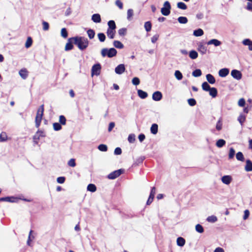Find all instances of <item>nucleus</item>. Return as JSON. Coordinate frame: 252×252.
I'll use <instances>...</instances> for the list:
<instances>
[{
  "label": "nucleus",
  "mask_w": 252,
  "mask_h": 252,
  "mask_svg": "<svg viewBox=\"0 0 252 252\" xmlns=\"http://www.w3.org/2000/svg\"><path fill=\"white\" fill-rule=\"evenodd\" d=\"M206 220L207 221H208L209 222L214 223L218 220V219L216 216L212 215V216H209L207 218Z\"/></svg>",
  "instance_id": "29"
},
{
  "label": "nucleus",
  "mask_w": 252,
  "mask_h": 252,
  "mask_svg": "<svg viewBox=\"0 0 252 252\" xmlns=\"http://www.w3.org/2000/svg\"><path fill=\"white\" fill-rule=\"evenodd\" d=\"M122 153V150L120 148L117 147L115 149L114 154L116 155H121Z\"/></svg>",
  "instance_id": "64"
},
{
  "label": "nucleus",
  "mask_w": 252,
  "mask_h": 252,
  "mask_svg": "<svg viewBox=\"0 0 252 252\" xmlns=\"http://www.w3.org/2000/svg\"><path fill=\"white\" fill-rule=\"evenodd\" d=\"M92 20L96 23H99L101 22V17L99 14H94L92 16Z\"/></svg>",
  "instance_id": "14"
},
{
  "label": "nucleus",
  "mask_w": 252,
  "mask_h": 252,
  "mask_svg": "<svg viewBox=\"0 0 252 252\" xmlns=\"http://www.w3.org/2000/svg\"><path fill=\"white\" fill-rule=\"evenodd\" d=\"M53 128L55 130L58 131L62 129V126L60 124L55 123L53 124Z\"/></svg>",
  "instance_id": "50"
},
{
  "label": "nucleus",
  "mask_w": 252,
  "mask_h": 252,
  "mask_svg": "<svg viewBox=\"0 0 252 252\" xmlns=\"http://www.w3.org/2000/svg\"><path fill=\"white\" fill-rule=\"evenodd\" d=\"M206 79L208 82L211 84H214L216 82L215 78L211 74H208L206 75Z\"/></svg>",
  "instance_id": "19"
},
{
  "label": "nucleus",
  "mask_w": 252,
  "mask_h": 252,
  "mask_svg": "<svg viewBox=\"0 0 252 252\" xmlns=\"http://www.w3.org/2000/svg\"><path fill=\"white\" fill-rule=\"evenodd\" d=\"M178 22L181 24H186L188 20L187 17L181 16L178 18Z\"/></svg>",
  "instance_id": "41"
},
{
  "label": "nucleus",
  "mask_w": 252,
  "mask_h": 252,
  "mask_svg": "<svg viewBox=\"0 0 252 252\" xmlns=\"http://www.w3.org/2000/svg\"><path fill=\"white\" fill-rule=\"evenodd\" d=\"M68 165L69 166H71V167H75V165H76V163H75V159H73V158H71L70 159L68 162Z\"/></svg>",
  "instance_id": "56"
},
{
  "label": "nucleus",
  "mask_w": 252,
  "mask_h": 252,
  "mask_svg": "<svg viewBox=\"0 0 252 252\" xmlns=\"http://www.w3.org/2000/svg\"><path fill=\"white\" fill-rule=\"evenodd\" d=\"M250 215V212L248 210H246L244 211V215L243 216V219L244 220H247Z\"/></svg>",
  "instance_id": "62"
},
{
  "label": "nucleus",
  "mask_w": 252,
  "mask_h": 252,
  "mask_svg": "<svg viewBox=\"0 0 252 252\" xmlns=\"http://www.w3.org/2000/svg\"><path fill=\"white\" fill-rule=\"evenodd\" d=\"M245 170L247 172H250L252 171V162L250 159H247L246 161Z\"/></svg>",
  "instance_id": "13"
},
{
  "label": "nucleus",
  "mask_w": 252,
  "mask_h": 252,
  "mask_svg": "<svg viewBox=\"0 0 252 252\" xmlns=\"http://www.w3.org/2000/svg\"><path fill=\"white\" fill-rule=\"evenodd\" d=\"M186 241L184 238L180 237L177 239V244L180 247H183L185 244Z\"/></svg>",
  "instance_id": "22"
},
{
  "label": "nucleus",
  "mask_w": 252,
  "mask_h": 252,
  "mask_svg": "<svg viewBox=\"0 0 252 252\" xmlns=\"http://www.w3.org/2000/svg\"><path fill=\"white\" fill-rule=\"evenodd\" d=\"M171 5L169 1H166L163 4V7L161 9V13L164 16H168L170 13Z\"/></svg>",
  "instance_id": "4"
},
{
  "label": "nucleus",
  "mask_w": 252,
  "mask_h": 252,
  "mask_svg": "<svg viewBox=\"0 0 252 252\" xmlns=\"http://www.w3.org/2000/svg\"><path fill=\"white\" fill-rule=\"evenodd\" d=\"M221 44V42L216 39H212L207 42L208 45H214L216 47L220 45Z\"/></svg>",
  "instance_id": "15"
},
{
  "label": "nucleus",
  "mask_w": 252,
  "mask_h": 252,
  "mask_svg": "<svg viewBox=\"0 0 252 252\" xmlns=\"http://www.w3.org/2000/svg\"><path fill=\"white\" fill-rule=\"evenodd\" d=\"M45 134L44 133V132L43 131L38 130L36 132L35 135L33 136V141L35 144H37L38 143V140H39L40 138L45 137Z\"/></svg>",
  "instance_id": "7"
},
{
  "label": "nucleus",
  "mask_w": 252,
  "mask_h": 252,
  "mask_svg": "<svg viewBox=\"0 0 252 252\" xmlns=\"http://www.w3.org/2000/svg\"><path fill=\"white\" fill-rule=\"evenodd\" d=\"M245 104V100L244 98H241L239 99V101H238V105L239 106H241V107H243L244 106Z\"/></svg>",
  "instance_id": "63"
},
{
  "label": "nucleus",
  "mask_w": 252,
  "mask_h": 252,
  "mask_svg": "<svg viewBox=\"0 0 252 252\" xmlns=\"http://www.w3.org/2000/svg\"><path fill=\"white\" fill-rule=\"evenodd\" d=\"M97 36L100 42H104L105 41L106 36L103 33H98Z\"/></svg>",
  "instance_id": "49"
},
{
  "label": "nucleus",
  "mask_w": 252,
  "mask_h": 252,
  "mask_svg": "<svg viewBox=\"0 0 252 252\" xmlns=\"http://www.w3.org/2000/svg\"><path fill=\"white\" fill-rule=\"evenodd\" d=\"M73 40V43L82 51L85 50L89 46V41L84 36H75L69 38V40Z\"/></svg>",
  "instance_id": "1"
},
{
  "label": "nucleus",
  "mask_w": 252,
  "mask_h": 252,
  "mask_svg": "<svg viewBox=\"0 0 252 252\" xmlns=\"http://www.w3.org/2000/svg\"><path fill=\"white\" fill-rule=\"evenodd\" d=\"M108 28L109 29L115 30L116 26L115 22L113 20H110L108 22Z\"/></svg>",
  "instance_id": "32"
},
{
  "label": "nucleus",
  "mask_w": 252,
  "mask_h": 252,
  "mask_svg": "<svg viewBox=\"0 0 252 252\" xmlns=\"http://www.w3.org/2000/svg\"><path fill=\"white\" fill-rule=\"evenodd\" d=\"M162 97V94L160 92L157 91L153 93L152 95V98L155 101H159L161 99Z\"/></svg>",
  "instance_id": "10"
},
{
  "label": "nucleus",
  "mask_w": 252,
  "mask_h": 252,
  "mask_svg": "<svg viewBox=\"0 0 252 252\" xmlns=\"http://www.w3.org/2000/svg\"><path fill=\"white\" fill-rule=\"evenodd\" d=\"M135 140V136L134 134H130L128 135V141L130 143H133Z\"/></svg>",
  "instance_id": "51"
},
{
  "label": "nucleus",
  "mask_w": 252,
  "mask_h": 252,
  "mask_svg": "<svg viewBox=\"0 0 252 252\" xmlns=\"http://www.w3.org/2000/svg\"><path fill=\"white\" fill-rule=\"evenodd\" d=\"M117 50L114 48H111L109 49L107 48H103L102 49L101 54L102 57H104L106 56L109 58H112L115 56L117 54Z\"/></svg>",
  "instance_id": "3"
},
{
  "label": "nucleus",
  "mask_w": 252,
  "mask_h": 252,
  "mask_svg": "<svg viewBox=\"0 0 252 252\" xmlns=\"http://www.w3.org/2000/svg\"><path fill=\"white\" fill-rule=\"evenodd\" d=\"M87 190L92 192H94L96 190V187L95 185L90 184L87 186Z\"/></svg>",
  "instance_id": "24"
},
{
  "label": "nucleus",
  "mask_w": 252,
  "mask_h": 252,
  "mask_svg": "<svg viewBox=\"0 0 252 252\" xmlns=\"http://www.w3.org/2000/svg\"><path fill=\"white\" fill-rule=\"evenodd\" d=\"M126 28H121L119 30L118 33L120 36H125L126 34Z\"/></svg>",
  "instance_id": "46"
},
{
  "label": "nucleus",
  "mask_w": 252,
  "mask_h": 252,
  "mask_svg": "<svg viewBox=\"0 0 252 252\" xmlns=\"http://www.w3.org/2000/svg\"><path fill=\"white\" fill-rule=\"evenodd\" d=\"M132 83L134 85H138L140 83V80L137 77H134L132 80Z\"/></svg>",
  "instance_id": "55"
},
{
  "label": "nucleus",
  "mask_w": 252,
  "mask_h": 252,
  "mask_svg": "<svg viewBox=\"0 0 252 252\" xmlns=\"http://www.w3.org/2000/svg\"><path fill=\"white\" fill-rule=\"evenodd\" d=\"M113 45L117 48L122 49L124 48V45L119 41L115 40L113 42Z\"/></svg>",
  "instance_id": "31"
},
{
  "label": "nucleus",
  "mask_w": 252,
  "mask_h": 252,
  "mask_svg": "<svg viewBox=\"0 0 252 252\" xmlns=\"http://www.w3.org/2000/svg\"><path fill=\"white\" fill-rule=\"evenodd\" d=\"M87 34L90 39H93L95 35V32L93 30L89 29L87 31Z\"/></svg>",
  "instance_id": "37"
},
{
  "label": "nucleus",
  "mask_w": 252,
  "mask_h": 252,
  "mask_svg": "<svg viewBox=\"0 0 252 252\" xmlns=\"http://www.w3.org/2000/svg\"><path fill=\"white\" fill-rule=\"evenodd\" d=\"M14 198L13 197H2V198H0V201H7V202H13L15 201L14 200Z\"/></svg>",
  "instance_id": "39"
},
{
  "label": "nucleus",
  "mask_w": 252,
  "mask_h": 252,
  "mask_svg": "<svg viewBox=\"0 0 252 252\" xmlns=\"http://www.w3.org/2000/svg\"><path fill=\"white\" fill-rule=\"evenodd\" d=\"M226 142L224 140L220 139H219L216 142V146L218 148H221L225 145Z\"/></svg>",
  "instance_id": "25"
},
{
  "label": "nucleus",
  "mask_w": 252,
  "mask_h": 252,
  "mask_svg": "<svg viewBox=\"0 0 252 252\" xmlns=\"http://www.w3.org/2000/svg\"><path fill=\"white\" fill-rule=\"evenodd\" d=\"M204 34V32L201 29H198L193 31V35L195 36H200Z\"/></svg>",
  "instance_id": "27"
},
{
  "label": "nucleus",
  "mask_w": 252,
  "mask_h": 252,
  "mask_svg": "<svg viewBox=\"0 0 252 252\" xmlns=\"http://www.w3.org/2000/svg\"><path fill=\"white\" fill-rule=\"evenodd\" d=\"M32 38L31 37H28L26 42L25 43V47L27 48L30 47L32 44Z\"/></svg>",
  "instance_id": "44"
},
{
  "label": "nucleus",
  "mask_w": 252,
  "mask_h": 252,
  "mask_svg": "<svg viewBox=\"0 0 252 252\" xmlns=\"http://www.w3.org/2000/svg\"><path fill=\"white\" fill-rule=\"evenodd\" d=\"M59 122L60 124L64 125L66 124V119L63 115H61L59 117Z\"/></svg>",
  "instance_id": "53"
},
{
  "label": "nucleus",
  "mask_w": 252,
  "mask_h": 252,
  "mask_svg": "<svg viewBox=\"0 0 252 252\" xmlns=\"http://www.w3.org/2000/svg\"><path fill=\"white\" fill-rule=\"evenodd\" d=\"M42 25H43V29L44 31H47L49 30V25L47 22H46L45 21H43L42 23Z\"/></svg>",
  "instance_id": "58"
},
{
  "label": "nucleus",
  "mask_w": 252,
  "mask_h": 252,
  "mask_svg": "<svg viewBox=\"0 0 252 252\" xmlns=\"http://www.w3.org/2000/svg\"><path fill=\"white\" fill-rule=\"evenodd\" d=\"M189 57L191 59H195L197 58L198 57V53L196 51H195V50H191L189 52Z\"/></svg>",
  "instance_id": "30"
},
{
  "label": "nucleus",
  "mask_w": 252,
  "mask_h": 252,
  "mask_svg": "<svg viewBox=\"0 0 252 252\" xmlns=\"http://www.w3.org/2000/svg\"><path fill=\"white\" fill-rule=\"evenodd\" d=\"M20 76L24 79L27 78L28 76V71L26 69H22L19 72Z\"/></svg>",
  "instance_id": "17"
},
{
  "label": "nucleus",
  "mask_w": 252,
  "mask_h": 252,
  "mask_svg": "<svg viewBox=\"0 0 252 252\" xmlns=\"http://www.w3.org/2000/svg\"><path fill=\"white\" fill-rule=\"evenodd\" d=\"M176 78L178 80H181L183 78V75L179 70H176L174 73Z\"/></svg>",
  "instance_id": "36"
},
{
  "label": "nucleus",
  "mask_w": 252,
  "mask_h": 252,
  "mask_svg": "<svg viewBox=\"0 0 252 252\" xmlns=\"http://www.w3.org/2000/svg\"><path fill=\"white\" fill-rule=\"evenodd\" d=\"M232 181V178L230 176L225 175L222 177L221 181L223 184L229 185Z\"/></svg>",
  "instance_id": "12"
},
{
  "label": "nucleus",
  "mask_w": 252,
  "mask_h": 252,
  "mask_svg": "<svg viewBox=\"0 0 252 252\" xmlns=\"http://www.w3.org/2000/svg\"><path fill=\"white\" fill-rule=\"evenodd\" d=\"M188 102L189 104L191 106H194L196 103V100L194 98H189L188 100Z\"/></svg>",
  "instance_id": "54"
},
{
  "label": "nucleus",
  "mask_w": 252,
  "mask_h": 252,
  "mask_svg": "<svg viewBox=\"0 0 252 252\" xmlns=\"http://www.w3.org/2000/svg\"><path fill=\"white\" fill-rule=\"evenodd\" d=\"M65 178L64 177H58L57 179V181L59 184H63L65 181Z\"/></svg>",
  "instance_id": "61"
},
{
  "label": "nucleus",
  "mask_w": 252,
  "mask_h": 252,
  "mask_svg": "<svg viewBox=\"0 0 252 252\" xmlns=\"http://www.w3.org/2000/svg\"><path fill=\"white\" fill-rule=\"evenodd\" d=\"M133 15V10L131 9H129L127 12V19L128 20H131V18Z\"/></svg>",
  "instance_id": "48"
},
{
  "label": "nucleus",
  "mask_w": 252,
  "mask_h": 252,
  "mask_svg": "<svg viewBox=\"0 0 252 252\" xmlns=\"http://www.w3.org/2000/svg\"><path fill=\"white\" fill-rule=\"evenodd\" d=\"M177 6L178 8H180V9H181L183 10H185L187 8V6L186 5V4L183 2H178L177 4Z\"/></svg>",
  "instance_id": "38"
},
{
  "label": "nucleus",
  "mask_w": 252,
  "mask_h": 252,
  "mask_svg": "<svg viewBox=\"0 0 252 252\" xmlns=\"http://www.w3.org/2000/svg\"><path fill=\"white\" fill-rule=\"evenodd\" d=\"M198 50L201 54H204L206 53L207 48L203 45L200 44L198 45Z\"/></svg>",
  "instance_id": "28"
},
{
  "label": "nucleus",
  "mask_w": 252,
  "mask_h": 252,
  "mask_svg": "<svg viewBox=\"0 0 252 252\" xmlns=\"http://www.w3.org/2000/svg\"><path fill=\"white\" fill-rule=\"evenodd\" d=\"M222 128V123H221V120H219L217 123V125H216V129L218 130H221Z\"/></svg>",
  "instance_id": "57"
},
{
  "label": "nucleus",
  "mask_w": 252,
  "mask_h": 252,
  "mask_svg": "<svg viewBox=\"0 0 252 252\" xmlns=\"http://www.w3.org/2000/svg\"><path fill=\"white\" fill-rule=\"evenodd\" d=\"M115 4L121 9H123V2H121L119 0H117L115 1Z\"/></svg>",
  "instance_id": "59"
},
{
  "label": "nucleus",
  "mask_w": 252,
  "mask_h": 252,
  "mask_svg": "<svg viewBox=\"0 0 252 252\" xmlns=\"http://www.w3.org/2000/svg\"><path fill=\"white\" fill-rule=\"evenodd\" d=\"M229 72V70L228 68H224L220 69L219 71V75L221 77H226Z\"/></svg>",
  "instance_id": "11"
},
{
  "label": "nucleus",
  "mask_w": 252,
  "mask_h": 252,
  "mask_svg": "<svg viewBox=\"0 0 252 252\" xmlns=\"http://www.w3.org/2000/svg\"><path fill=\"white\" fill-rule=\"evenodd\" d=\"M98 149L102 152H106L107 151V146L104 144H100L98 146Z\"/></svg>",
  "instance_id": "47"
},
{
  "label": "nucleus",
  "mask_w": 252,
  "mask_h": 252,
  "mask_svg": "<svg viewBox=\"0 0 252 252\" xmlns=\"http://www.w3.org/2000/svg\"><path fill=\"white\" fill-rule=\"evenodd\" d=\"M231 75L234 78L237 80H240L242 76L241 72L236 69L232 70L231 72Z\"/></svg>",
  "instance_id": "8"
},
{
  "label": "nucleus",
  "mask_w": 252,
  "mask_h": 252,
  "mask_svg": "<svg viewBox=\"0 0 252 252\" xmlns=\"http://www.w3.org/2000/svg\"><path fill=\"white\" fill-rule=\"evenodd\" d=\"M44 112V105H41L38 108L36 116L35 117V126L37 128H38L40 126L41 121L42 120V116L43 115Z\"/></svg>",
  "instance_id": "2"
},
{
  "label": "nucleus",
  "mask_w": 252,
  "mask_h": 252,
  "mask_svg": "<svg viewBox=\"0 0 252 252\" xmlns=\"http://www.w3.org/2000/svg\"><path fill=\"white\" fill-rule=\"evenodd\" d=\"M151 132L153 134H156L158 132V125L153 124L150 128Z\"/></svg>",
  "instance_id": "20"
},
{
  "label": "nucleus",
  "mask_w": 252,
  "mask_h": 252,
  "mask_svg": "<svg viewBox=\"0 0 252 252\" xmlns=\"http://www.w3.org/2000/svg\"><path fill=\"white\" fill-rule=\"evenodd\" d=\"M137 93L138 96L142 99L146 98L148 96L147 93L141 90H138L137 91Z\"/></svg>",
  "instance_id": "23"
},
{
  "label": "nucleus",
  "mask_w": 252,
  "mask_h": 252,
  "mask_svg": "<svg viewBox=\"0 0 252 252\" xmlns=\"http://www.w3.org/2000/svg\"><path fill=\"white\" fill-rule=\"evenodd\" d=\"M202 89L205 91H208L211 87L208 83L206 82H203L202 84Z\"/></svg>",
  "instance_id": "42"
},
{
  "label": "nucleus",
  "mask_w": 252,
  "mask_h": 252,
  "mask_svg": "<svg viewBox=\"0 0 252 252\" xmlns=\"http://www.w3.org/2000/svg\"><path fill=\"white\" fill-rule=\"evenodd\" d=\"M235 151L233 148H230L229 149V152L228 154V158L229 159H232L235 155Z\"/></svg>",
  "instance_id": "43"
},
{
  "label": "nucleus",
  "mask_w": 252,
  "mask_h": 252,
  "mask_svg": "<svg viewBox=\"0 0 252 252\" xmlns=\"http://www.w3.org/2000/svg\"><path fill=\"white\" fill-rule=\"evenodd\" d=\"M115 30L109 29H108L107 30V35L110 38L113 39L114 38V36L115 34Z\"/></svg>",
  "instance_id": "18"
},
{
  "label": "nucleus",
  "mask_w": 252,
  "mask_h": 252,
  "mask_svg": "<svg viewBox=\"0 0 252 252\" xmlns=\"http://www.w3.org/2000/svg\"><path fill=\"white\" fill-rule=\"evenodd\" d=\"M125 65L124 64H120L116 67L115 71L117 74H122L125 71Z\"/></svg>",
  "instance_id": "9"
},
{
  "label": "nucleus",
  "mask_w": 252,
  "mask_h": 252,
  "mask_svg": "<svg viewBox=\"0 0 252 252\" xmlns=\"http://www.w3.org/2000/svg\"><path fill=\"white\" fill-rule=\"evenodd\" d=\"M144 28L145 30L149 32L151 30L152 28V24L150 21H148L145 23L144 24Z\"/></svg>",
  "instance_id": "34"
},
{
  "label": "nucleus",
  "mask_w": 252,
  "mask_h": 252,
  "mask_svg": "<svg viewBox=\"0 0 252 252\" xmlns=\"http://www.w3.org/2000/svg\"><path fill=\"white\" fill-rule=\"evenodd\" d=\"M242 43L246 46H249V49L252 51V41L250 39H245L243 40Z\"/></svg>",
  "instance_id": "16"
},
{
  "label": "nucleus",
  "mask_w": 252,
  "mask_h": 252,
  "mask_svg": "<svg viewBox=\"0 0 252 252\" xmlns=\"http://www.w3.org/2000/svg\"><path fill=\"white\" fill-rule=\"evenodd\" d=\"M7 139V135L5 133L2 132L0 134V142L5 141Z\"/></svg>",
  "instance_id": "52"
},
{
  "label": "nucleus",
  "mask_w": 252,
  "mask_h": 252,
  "mask_svg": "<svg viewBox=\"0 0 252 252\" xmlns=\"http://www.w3.org/2000/svg\"><path fill=\"white\" fill-rule=\"evenodd\" d=\"M72 42H73V40H69V39H68V42L66 43L65 46V51H69L73 49V46L72 44Z\"/></svg>",
  "instance_id": "21"
},
{
  "label": "nucleus",
  "mask_w": 252,
  "mask_h": 252,
  "mask_svg": "<svg viewBox=\"0 0 252 252\" xmlns=\"http://www.w3.org/2000/svg\"><path fill=\"white\" fill-rule=\"evenodd\" d=\"M195 230L200 233H202L204 232V228L201 225L197 224L195 225Z\"/></svg>",
  "instance_id": "40"
},
{
  "label": "nucleus",
  "mask_w": 252,
  "mask_h": 252,
  "mask_svg": "<svg viewBox=\"0 0 252 252\" xmlns=\"http://www.w3.org/2000/svg\"><path fill=\"white\" fill-rule=\"evenodd\" d=\"M209 92V94L213 97H215L217 95V90L215 88H211L208 91Z\"/></svg>",
  "instance_id": "26"
},
{
  "label": "nucleus",
  "mask_w": 252,
  "mask_h": 252,
  "mask_svg": "<svg viewBox=\"0 0 252 252\" xmlns=\"http://www.w3.org/2000/svg\"><path fill=\"white\" fill-rule=\"evenodd\" d=\"M61 33V36L64 38H66L68 36V33H67V30L64 28L62 29Z\"/></svg>",
  "instance_id": "45"
},
{
  "label": "nucleus",
  "mask_w": 252,
  "mask_h": 252,
  "mask_svg": "<svg viewBox=\"0 0 252 252\" xmlns=\"http://www.w3.org/2000/svg\"><path fill=\"white\" fill-rule=\"evenodd\" d=\"M124 172V170L120 169L117 170H115L108 175V178L109 179H115L116 178L120 176Z\"/></svg>",
  "instance_id": "6"
},
{
  "label": "nucleus",
  "mask_w": 252,
  "mask_h": 252,
  "mask_svg": "<svg viewBox=\"0 0 252 252\" xmlns=\"http://www.w3.org/2000/svg\"><path fill=\"white\" fill-rule=\"evenodd\" d=\"M202 72L200 69H196L195 70H194L192 73V75L195 77H199L201 75Z\"/></svg>",
  "instance_id": "35"
},
{
  "label": "nucleus",
  "mask_w": 252,
  "mask_h": 252,
  "mask_svg": "<svg viewBox=\"0 0 252 252\" xmlns=\"http://www.w3.org/2000/svg\"><path fill=\"white\" fill-rule=\"evenodd\" d=\"M236 158L238 160L243 161L245 158L242 152H239L236 154Z\"/></svg>",
  "instance_id": "33"
},
{
  "label": "nucleus",
  "mask_w": 252,
  "mask_h": 252,
  "mask_svg": "<svg viewBox=\"0 0 252 252\" xmlns=\"http://www.w3.org/2000/svg\"><path fill=\"white\" fill-rule=\"evenodd\" d=\"M155 194H156V188H155V187H153L151 189L149 197L154 198Z\"/></svg>",
  "instance_id": "60"
},
{
  "label": "nucleus",
  "mask_w": 252,
  "mask_h": 252,
  "mask_svg": "<svg viewBox=\"0 0 252 252\" xmlns=\"http://www.w3.org/2000/svg\"><path fill=\"white\" fill-rule=\"evenodd\" d=\"M101 70V65L99 63L94 64L92 68L91 73L92 76H98L100 74Z\"/></svg>",
  "instance_id": "5"
}]
</instances>
